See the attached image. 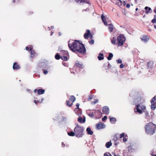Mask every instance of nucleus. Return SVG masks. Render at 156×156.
Wrapping results in <instances>:
<instances>
[{"label": "nucleus", "mask_w": 156, "mask_h": 156, "mask_svg": "<svg viewBox=\"0 0 156 156\" xmlns=\"http://www.w3.org/2000/svg\"><path fill=\"white\" fill-rule=\"evenodd\" d=\"M68 46L70 49L73 52L77 51L82 54H84L86 52L84 45L78 41L75 40L71 44L69 43Z\"/></svg>", "instance_id": "nucleus-1"}, {"label": "nucleus", "mask_w": 156, "mask_h": 156, "mask_svg": "<svg viewBox=\"0 0 156 156\" xmlns=\"http://www.w3.org/2000/svg\"><path fill=\"white\" fill-rule=\"evenodd\" d=\"M84 130L83 127L77 125L74 130V131L76 133V136L78 138L82 137L83 135Z\"/></svg>", "instance_id": "nucleus-2"}, {"label": "nucleus", "mask_w": 156, "mask_h": 156, "mask_svg": "<svg viewBox=\"0 0 156 156\" xmlns=\"http://www.w3.org/2000/svg\"><path fill=\"white\" fill-rule=\"evenodd\" d=\"M156 129V126L153 123L150 122L147 125V134L152 135L155 133Z\"/></svg>", "instance_id": "nucleus-3"}, {"label": "nucleus", "mask_w": 156, "mask_h": 156, "mask_svg": "<svg viewBox=\"0 0 156 156\" xmlns=\"http://www.w3.org/2000/svg\"><path fill=\"white\" fill-rule=\"evenodd\" d=\"M126 38L123 34H120L117 37V43L118 46L122 45L125 41Z\"/></svg>", "instance_id": "nucleus-4"}, {"label": "nucleus", "mask_w": 156, "mask_h": 156, "mask_svg": "<svg viewBox=\"0 0 156 156\" xmlns=\"http://www.w3.org/2000/svg\"><path fill=\"white\" fill-rule=\"evenodd\" d=\"M151 109L152 110H154L156 108V97L153 98L151 101Z\"/></svg>", "instance_id": "nucleus-5"}, {"label": "nucleus", "mask_w": 156, "mask_h": 156, "mask_svg": "<svg viewBox=\"0 0 156 156\" xmlns=\"http://www.w3.org/2000/svg\"><path fill=\"white\" fill-rule=\"evenodd\" d=\"M78 67L79 69H82L83 67V65L78 61H76L75 64L73 68L75 69Z\"/></svg>", "instance_id": "nucleus-6"}, {"label": "nucleus", "mask_w": 156, "mask_h": 156, "mask_svg": "<svg viewBox=\"0 0 156 156\" xmlns=\"http://www.w3.org/2000/svg\"><path fill=\"white\" fill-rule=\"evenodd\" d=\"M45 90H44L41 89H35L34 90V92L35 93L37 92V94L41 95L44 94L45 92Z\"/></svg>", "instance_id": "nucleus-7"}, {"label": "nucleus", "mask_w": 156, "mask_h": 156, "mask_svg": "<svg viewBox=\"0 0 156 156\" xmlns=\"http://www.w3.org/2000/svg\"><path fill=\"white\" fill-rule=\"evenodd\" d=\"M91 35L90 31L89 30H86V32L84 34V37L85 39H87Z\"/></svg>", "instance_id": "nucleus-8"}, {"label": "nucleus", "mask_w": 156, "mask_h": 156, "mask_svg": "<svg viewBox=\"0 0 156 156\" xmlns=\"http://www.w3.org/2000/svg\"><path fill=\"white\" fill-rule=\"evenodd\" d=\"M96 127L97 129H101L105 127V125L101 122L96 124Z\"/></svg>", "instance_id": "nucleus-9"}, {"label": "nucleus", "mask_w": 156, "mask_h": 156, "mask_svg": "<svg viewBox=\"0 0 156 156\" xmlns=\"http://www.w3.org/2000/svg\"><path fill=\"white\" fill-rule=\"evenodd\" d=\"M74 111L78 115H81L82 114V111L80 108H76L74 110Z\"/></svg>", "instance_id": "nucleus-10"}, {"label": "nucleus", "mask_w": 156, "mask_h": 156, "mask_svg": "<svg viewBox=\"0 0 156 156\" xmlns=\"http://www.w3.org/2000/svg\"><path fill=\"white\" fill-rule=\"evenodd\" d=\"M103 112L105 114L108 115L109 113V109L107 106L103 107L102 109Z\"/></svg>", "instance_id": "nucleus-11"}, {"label": "nucleus", "mask_w": 156, "mask_h": 156, "mask_svg": "<svg viewBox=\"0 0 156 156\" xmlns=\"http://www.w3.org/2000/svg\"><path fill=\"white\" fill-rule=\"evenodd\" d=\"M77 3H85L87 4H90L89 0H74Z\"/></svg>", "instance_id": "nucleus-12"}, {"label": "nucleus", "mask_w": 156, "mask_h": 156, "mask_svg": "<svg viewBox=\"0 0 156 156\" xmlns=\"http://www.w3.org/2000/svg\"><path fill=\"white\" fill-rule=\"evenodd\" d=\"M12 67L13 69L15 70H18L20 68L19 65L16 62H15L13 63Z\"/></svg>", "instance_id": "nucleus-13"}, {"label": "nucleus", "mask_w": 156, "mask_h": 156, "mask_svg": "<svg viewBox=\"0 0 156 156\" xmlns=\"http://www.w3.org/2000/svg\"><path fill=\"white\" fill-rule=\"evenodd\" d=\"M146 9H147V8L146 6L144 8L145 10H142L140 12V14L143 15V17L144 18H145L146 14Z\"/></svg>", "instance_id": "nucleus-14"}, {"label": "nucleus", "mask_w": 156, "mask_h": 156, "mask_svg": "<svg viewBox=\"0 0 156 156\" xmlns=\"http://www.w3.org/2000/svg\"><path fill=\"white\" fill-rule=\"evenodd\" d=\"M146 9H147V8L146 6L144 8L145 10H142L140 12V14L143 15V17L144 18H145L146 14Z\"/></svg>", "instance_id": "nucleus-15"}, {"label": "nucleus", "mask_w": 156, "mask_h": 156, "mask_svg": "<svg viewBox=\"0 0 156 156\" xmlns=\"http://www.w3.org/2000/svg\"><path fill=\"white\" fill-rule=\"evenodd\" d=\"M101 20L103 21V22L104 23V24L105 25L107 26L108 25L107 22H106V19L105 17L103 15V14H102L101 16Z\"/></svg>", "instance_id": "nucleus-16"}, {"label": "nucleus", "mask_w": 156, "mask_h": 156, "mask_svg": "<svg viewBox=\"0 0 156 156\" xmlns=\"http://www.w3.org/2000/svg\"><path fill=\"white\" fill-rule=\"evenodd\" d=\"M139 106H140L139 105H136V110L135 109L134 111L135 112H138L140 114H141V113H142V111L140 109H139Z\"/></svg>", "instance_id": "nucleus-17"}, {"label": "nucleus", "mask_w": 156, "mask_h": 156, "mask_svg": "<svg viewBox=\"0 0 156 156\" xmlns=\"http://www.w3.org/2000/svg\"><path fill=\"white\" fill-rule=\"evenodd\" d=\"M153 62L152 61H150L148 62L147 63L148 69H151L152 68L153 66Z\"/></svg>", "instance_id": "nucleus-18"}, {"label": "nucleus", "mask_w": 156, "mask_h": 156, "mask_svg": "<svg viewBox=\"0 0 156 156\" xmlns=\"http://www.w3.org/2000/svg\"><path fill=\"white\" fill-rule=\"evenodd\" d=\"M78 121L80 123H84L85 121V120L84 119H83L82 117L81 116H79L78 119Z\"/></svg>", "instance_id": "nucleus-19"}, {"label": "nucleus", "mask_w": 156, "mask_h": 156, "mask_svg": "<svg viewBox=\"0 0 156 156\" xmlns=\"http://www.w3.org/2000/svg\"><path fill=\"white\" fill-rule=\"evenodd\" d=\"M104 55L103 54L100 53L99 55L98 56V59L99 60H103L104 58Z\"/></svg>", "instance_id": "nucleus-20"}, {"label": "nucleus", "mask_w": 156, "mask_h": 156, "mask_svg": "<svg viewBox=\"0 0 156 156\" xmlns=\"http://www.w3.org/2000/svg\"><path fill=\"white\" fill-rule=\"evenodd\" d=\"M87 131L88 134L92 135L93 134V132L91 131L90 128L88 127L87 129Z\"/></svg>", "instance_id": "nucleus-21"}, {"label": "nucleus", "mask_w": 156, "mask_h": 156, "mask_svg": "<svg viewBox=\"0 0 156 156\" xmlns=\"http://www.w3.org/2000/svg\"><path fill=\"white\" fill-rule=\"evenodd\" d=\"M140 38L142 41L145 42L146 41V36L145 35H141Z\"/></svg>", "instance_id": "nucleus-22"}, {"label": "nucleus", "mask_w": 156, "mask_h": 156, "mask_svg": "<svg viewBox=\"0 0 156 156\" xmlns=\"http://www.w3.org/2000/svg\"><path fill=\"white\" fill-rule=\"evenodd\" d=\"M113 25L112 24H110L108 25V29L109 31L110 32H112L113 30Z\"/></svg>", "instance_id": "nucleus-23"}, {"label": "nucleus", "mask_w": 156, "mask_h": 156, "mask_svg": "<svg viewBox=\"0 0 156 156\" xmlns=\"http://www.w3.org/2000/svg\"><path fill=\"white\" fill-rule=\"evenodd\" d=\"M122 1L120 0H116L115 4L118 6H120L122 5Z\"/></svg>", "instance_id": "nucleus-24"}, {"label": "nucleus", "mask_w": 156, "mask_h": 156, "mask_svg": "<svg viewBox=\"0 0 156 156\" xmlns=\"http://www.w3.org/2000/svg\"><path fill=\"white\" fill-rule=\"evenodd\" d=\"M76 100L75 97L73 96H71L69 99L70 101H71L72 103H73Z\"/></svg>", "instance_id": "nucleus-25"}, {"label": "nucleus", "mask_w": 156, "mask_h": 156, "mask_svg": "<svg viewBox=\"0 0 156 156\" xmlns=\"http://www.w3.org/2000/svg\"><path fill=\"white\" fill-rule=\"evenodd\" d=\"M68 134L69 136H73L75 135L76 136L75 133L74 132H73V131H71L70 132L68 133Z\"/></svg>", "instance_id": "nucleus-26"}, {"label": "nucleus", "mask_w": 156, "mask_h": 156, "mask_svg": "<svg viewBox=\"0 0 156 156\" xmlns=\"http://www.w3.org/2000/svg\"><path fill=\"white\" fill-rule=\"evenodd\" d=\"M113 57V54L110 53L109 54L108 56L107 57V59L109 60H110L112 59V58Z\"/></svg>", "instance_id": "nucleus-27"}, {"label": "nucleus", "mask_w": 156, "mask_h": 156, "mask_svg": "<svg viewBox=\"0 0 156 156\" xmlns=\"http://www.w3.org/2000/svg\"><path fill=\"white\" fill-rule=\"evenodd\" d=\"M112 144L111 142H107L106 144L105 145L106 147L107 148H109L112 145Z\"/></svg>", "instance_id": "nucleus-28"}, {"label": "nucleus", "mask_w": 156, "mask_h": 156, "mask_svg": "<svg viewBox=\"0 0 156 156\" xmlns=\"http://www.w3.org/2000/svg\"><path fill=\"white\" fill-rule=\"evenodd\" d=\"M110 120L112 123H114V122H116V119L115 118L113 117L110 118Z\"/></svg>", "instance_id": "nucleus-29"}, {"label": "nucleus", "mask_w": 156, "mask_h": 156, "mask_svg": "<svg viewBox=\"0 0 156 156\" xmlns=\"http://www.w3.org/2000/svg\"><path fill=\"white\" fill-rule=\"evenodd\" d=\"M61 58L64 61H66L68 60L67 57L66 56H65L64 55L62 56H61Z\"/></svg>", "instance_id": "nucleus-30"}, {"label": "nucleus", "mask_w": 156, "mask_h": 156, "mask_svg": "<svg viewBox=\"0 0 156 156\" xmlns=\"http://www.w3.org/2000/svg\"><path fill=\"white\" fill-rule=\"evenodd\" d=\"M61 53L62 54H63L65 55H67L68 54V53L67 51L65 50H62L61 51Z\"/></svg>", "instance_id": "nucleus-31"}, {"label": "nucleus", "mask_w": 156, "mask_h": 156, "mask_svg": "<svg viewBox=\"0 0 156 156\" xmlns=\"http://www.w3.org/2000/svg\"><path fill=\"white\" fill-rule=\"evenodd\" d=\"M55 58L57 60H59L61 58V57L58 53L55 56Z\"/></svg>", "instance_id": "nucleus-32"}, {"label": "nucleus", "mask_w": 156, "mask_h": 156, "mask_svg": "<svg viewBox=\"0 0 156 156\" xmlns=\"http://www.w3.org/2000/svg\"><path fill=\"white\" fill-rule=\"evenodd\" d=\"M104 156H112L109 152H106L104 154Z\"/></svg>", "instance_id": "nucleus-33"}, {"label": "nucleus", "mask_w": 156, "mask_h": 156, "mask_svg": "<svg viewBox=\"0 0 156 156\" xmlns=\"http://www.w3.org/2000/svg\"><path fill=\"white\" fill-rule=\"evenodd\" d=\"M111 42H112V43L113 44H116V39L114 37H113L112 40L111 41Z\"/></svg>", "instance_id": "nucleus-34"}, {"label": "nucleus", "mask_w": 156, "mask_h": 156, "mask_svg": "<svg viewBox=\"0 0 156 156\" xmlns=\"http://www.w3.org/2000/svg\"><path fill=\"white\" fill-rule=\"evenodd\" d=\"M127 136V135H125L124 133H121L120 136V138H122L124 137H126Z\"/></svg>", "instance_id": "nucleus-35"}, {"label": "nucleus", "mask_w": 156, "mask_h": 156, "mask_svg": "<svg viewBox=\"0 0 156 156\" xmlns=\"http://www.w3.org/2000/svg\"><path fill=\"white\" fill-rule=\"evenodd\" d=\"M66 105L67 106H69V107H71L73 105V103H72L71 104H70V101H66Z\"/></svg>", "instance_id": "nucleus-36"}, {"label": "nucleus", "mask_w": 156, "mask_h": 156, "mask_svg": "<svg viewBox=\"0 0 156 156\" xmlns=\"http://www.w3.org/2000/svg\"><path fill=\"white\" fill-rule=\"evenodd\" d=\"M43 100V99H42L41 101L38 100H35L34 102L37 105L38 103H42Z\"/></svg>", "instance_id": "nucleus-37"}, {"label": "nucleus", "mask_w": 156, "mask_h": 156, "mask_svg": "<svg viewBox=\"0 0 156 156\" xmlns=\"http://www.w3.org/2000/svg\"><path fill=\"white\" fill-rule=\"evenodd\" d=\"M31 55V57H33L34 56V55L35 53V52L34 50L32 51H30Z\"/></svg>", "instance_id": "nucleus-38"}, {"label": "nucleus", "mask_w": 156, "mask_h": 156, "mask_svg": "<svg viewBox=\"0 0 156 156\" xmlns=\"http://www.w3.org/2000/svg\"><path fill=\"white\" fill-rule=\"evenodd\" d=\"M152 22L153 23L156 22V15H154V18L152 20Z\"/></svg>", "instance_id": "nucleus-39"}, {"label": "nucleus", "mask_w": 156, "mask_h": 156, "mask_svg": "<svg viewBox=\"0 0 156 156\" xmlns=\"http://www.w3.org/2000/svg\"><path fill=\"white\" fill-rule=\"evenodd\" d=\"M93 98V96L91 95H90L88 98H87V100L88 101H90L91 99H92Z\"/></svg>", "instance_id": "nucleus-40"}, {"label": "nucleus", "mask_w": 156, "mask_h": 156, "mask_svg": "<svg viewBox=\"0 0 156 156\" xmlns=\"http://www.w3.org/2000/svg\"><path fill=\"white\" fill-rule=\"evenodd\" d=\"M98 101L97 100H95L94 101H92L91 102V104L92 105H94L96 104V103H98Z\"/></svg>", "instance_id": "nucleus-41"}, {"label": "nucleus", "mask_w": 156, "mask_h": 156, "mask_svg": "<svg viewBox=\"0 0 156 156\" xmlns=\"http://www.w3.org/2000/svg\"><path fill=\"white\" fill-rule=\"evenodd\" d=\"M118 139V138L117 135H115V136H114L113 138V140L114 141H116Z\"/></svg>", "instance_id": "nucleus-42"}, {"label": "nucleus", "mask_w": 156, "mask_h": 156, "mask_svg": "<svg viewBox=\"0 0 156 156\" xmlns=\"http://www.w3.org/2000/svg\"><path fill=\"white\" fill-rule=\"evenodd\" d=\"M89 44H93L94 43V40L92 39L89 41Z\"/></svg>", "instance_id": "nucleus-43"}, {"label": "nucleus", "mask_w": 156, "mask_h": 156, "mask_svg": "<svg viewBox=\"0 0 156 156\" xmlns=\"http://www.w3.org/2000/svg\"><path fill=\"white\" fill-rule=\"evenodd\" d=\"M116 62L117 63H121L122 62V60L120 59H117L116 60Z\"/></svg>", "instance_id": "nucleus-44"}, {"label": "nucleus", "mask_w": 156, "mask_h": 156, "mask_svg": "<svg viewBox=\"0 0 156 156\" xmlns=\"http://www.w3.org/2000/svg\"><path fill=\"white\" fill-rule=\"evenodd\" d=\"M107 117L106 116H105L104 117L102 118V121H104L106 119H107Z\"/></svg>", "instance_id": "nucleus-45"}, {"label": "nucleus", "mask_w": 156, "mask_h": 156, "mask_svg": "<svg viewBox=\"0 0 156 156\" xmlns=\"http://www.w3.org/2000/svg\"><path fill=\"white\" fill-rule=\"evenodd\" d=\"M43 71L44 73V74H46L48 73V71L47 70H45L44 69H43Z\"/></svg>", "instance_id": "nucleus-46"}, {"label": "nucleus", "mask_w": 156, "mask_h": 156, "mask_svg": "<svg viewBox=\"0 0 156 156\" xmlns=\"http://www.w3.org/2000/svg\"><path fill=\"white\" fill-rule=\"evenodd\" d=\"M112 67V66L109 64L108 63V68L107 69H109L110 68Z\"/></svg>", "instance_id": "nucleus-47"}, {"label": "nucleus", "mask_w": 156, "mask_h": 156, "mask_svg": "<svg viewBox=\"0 0 156 156\" xmlns=\"http://www.w3.org/2000/svg\"><path fill=\"white\" fill-rule=\"evenodd\" d=\"M148 10V12H152V10L150 8H148L147 7V10Z\"/></svg>", "instance_id": "nucleus-48"}, {"label": "nucleus", "mask_w": 156, "mask_h": 156, "mask_svg": "<svg viewBox=\"0 0 156 156\" xmlns=\"http://www.w3.org/2000/svg\"><path fill=\"white\" fill-rule=\"evenodd\" d=\"M140 108L142 110H144L145 108V106H141L140 107Z\"/></svg>", "instance_id": "nucleus-49"}, {"label": "nucleus", "mask_w": 156, "mask_h": 156, "mask_svg": "<svg viewBox=\"0 0 156 156\" xmlns=\"http://www.w3.org/2000/svg\"><path fill=\"white\" fill-rule=\"evenodd\" d=\"M124 67V65L122 64H121L120 66V68H122Z\"/></svg>", "instance_id": "nucleus-50"}, {"label": "nucleus", "mask_w": 156, "mask_h": 156, "mask_svg": "<svg viewBox=\"0 0 156 156\" xmlns=\"http://www.w3.org/2000/svg\"><path fill=\"white\" fill-rule=\"evenodd\" d=\"M123 141L124 142H126L127 141V139L125 138L124 137L123 139Z\"/></svg>", "instance_id": "nucleus-51"}, {"label": "nucleus", "mask_w": 156, "mask_h": 156, "mask_svg": "<svg viewBox=\"0 0 156 156\" xmlns=\"http://www.w3.org/2000/svg\"><path fill=\"white\" fill-rule=\"evenodd\" d=\"M130 7V5L129 4H126V7L127 8H129Z\"/></svg>", "instance_id": "nucleus-52"}, {"label": "nucleus", "mask_w": 156, "mask_h": 156, "mask_svg": "<svg viewBox=\"0 0 156 156\" xmlns=\"http://www.w3.org/2000/svg\"><path fill=\"white\" fill-rule=\"evenodd\" d=\"M80 105L79 103H77L76 104V106L77 107L76 108H79V106Z\"/></svg>", "instance_id": "nucleus-53"}, {"label": "nucleus", "mask_w": 156, "mask_h": 156, "mask_svg": "<svg viewBox=\"0 0 156 156\" xmlns=\"http://www.w3.org/2000/svg\"><path fill=\"white\" fill-rule=\"evenodd\" d=\"M62 147H65V144L63 142L62 143Z\"/></svg>", "instance_id": "nucleus-54"}, {"label": "nucleus", "mask_w": 156, "mask_h": 156, "mask_svg": "<svg viewBox=\"0 0 156 156\" xmlns=\"http://www.w3.org/2000/svg\"><path fill=\"white\" fill-rule=\"evenodd\" d=\"M29 49V48L28 47H26V50L27 51V50H28Z\"/></svg>", "instance_id": "nucleus-55"}, {"label": "nucleus", "mask_w": 156, "mask_h": 156, "mask_svg": "<svg viewBox=\"0 0 156 156\" xmlns=\"http://www.w3.org/2000/svg\"><path fill=\"white\" fill-rule=\"evenodd\" d=\"M32 48L31 47H30V50H30V51H32Z\"/></svg>", "instance_id": "nucleus-56"}, {"label": "nucleus", "mask_w": 156, "mask_h": 156, "mask_svg": "<svg viewBox=\"0 0 156 156\" xmlns=\"http://www.w3.org/2000/svg\"><path fill=\"white\" fill-rule=\"evenodd\" d=\"M90 38H92L93 37V36H92V35H91H91H90Z\"/></svg>", "instance_id": "nucleus-57"}, {"label": "nucleus", "mask_w": 156, "mask_h": 156, "mask_svg": "<svg viewBox=\"0 0 156 156\" xmlns=\"http://www.w3.org/2000/svg\"><path fill=\"white\" fill-rule=\"evenodd\" d=\"M144 128H145V131H146V125H145V126Z\"/></svg>", "instance_id": "nucleus-58"}, {"label": "nucleus", "mask_w": 156, "mask_h": 156, "mask_svg": "<svg viewBox=\"0 0 156 156\" xmlns=\"http://www.w3.org/2000/svg\"><path fill=\"white\" fill-rule=\"evenodd\" d=\"M12 2L13 3H15L16 2V0H12Z\"/></svg>", "instance_id": "nucleus-59"}, {"label": "nucleus", "mask_w": 156, "mask_h": 156, "mask_svg": "<svg viewBox=\"0 0 156 156\" xmlns=\"http://www.w3.org/2000/svg\"><path fill=\"white\" fill-rule=\"evenodd\" d=\"M154 12L155 13H156V8L154 10Z\"/></svg>", "instance_id": "nucleus-60"}, {"label": "nucleus", "mask_w": 156, "mask_h": 156, "mask_svg": "<svg viewBox=\"0 0 156 156\" xmlns=\"http://www.w3.org/2000/svg\"><path fill=\"white\" fill-rule=\"evenodd\" d=\"M152 156H156V155L155 154H152Z\"/></svg>", "instance_id": "nucleus-61"}, {"label": "nucleus", "mask_w": 156, "mask_h": 156, "mask_svg": "<svg viewBox=\"0 0 156 156\" xmlns=\"http://www.w3.org/2000/svg\"><path fill=\"white\" fill-rule=\"evenodd\" d=\"M123 3H124V5H125V4H126V2L125 1H123Z\"/></svg>", "instance_id": "nucleus-62"}, {"label": "nucleus", "mask_w": 156, "mask_h": 156, "mask_svg": "<svg viewBox=\"0 0 156 156\" xmlns=\"http://www.w3.org/2000/svg\"><path fill=\"white\" fill-rule=\"evenodd\" d=\"M58 34H59V36L61 35V33L60 32Z\"/></svg>", "instance_id": "nucleus-63"}, {"label": "nucleus", "mask_w": 156, "mask_h": 156, "mask_svg": "<svg viewBox=\"0 0 156 156\" xmlns=\"http://www.w3.org/2000/svg\"><path fill=\"white\" fill-rule=\"evenodd\" d=\"M138 10V9L137 8H136V10L137 11Z\"/></svg>", "instance_id": "nucleus-64"}]
</instances>
